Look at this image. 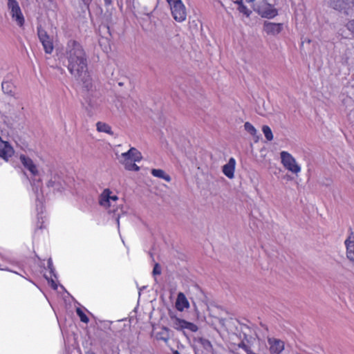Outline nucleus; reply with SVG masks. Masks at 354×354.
Here are the masks:
<instances>
[{
	"label": "nucleus",
	"instance_id": "obj_1",
	"mask_svg": "<svg viewBox=\"0 0 354 354\" xmlns=\"http://www.w3.org/2000/svg\"><path fill=\"white\" fill-rule=\"evenodd\" d=\"M64 57L67 60V68L70 73L82 81L88 88L90 77L87 71V61L85 52L80 44L75 40L68 41Z\"/></svg>",
	"mask_w": 354,
	"mask_h": 354
},
{
	"label": "nucleus",
	"instance_id": "obj_2",
	"mask_svg": "<svg viewBox=\"0 0 354 354\" xmlns=\"http://www.w3.org/2000/svg\"><path fill=\"white\" fill-rule=\"evenodd\" d=\"M19 160L24 167L29 171L31 174L30 183L32 194L35 198L36 211L37 212L38 219H43L42 214L44 213L45 196L41 188V172L38 169L37 165L30 158L24 154H21Z\"/></svg>",
	"mask_w": 354,
	"mask_h": 354
},
{
	"label": "nucleus",
	"instance_id": "obj_3",
	"mask_svg": "<svg viewBox=\"0 0 354 354\" xmlns=\"http://www.w3.org/2000/svg\"><path fill=\"white\" fill-rule=\"evenodd\" d=\"M118 201V196L109 189H104L99 198L100 205L106 209L109 212L115 213L116 212Z\"/></svg>",
	"mask_w": 354,
	"mask_h": 354
},
{
	"label": "nucleus",
	"instance_id": "obj_4",
	"mask_svg": "<svg viewBox=\"0 0 354 354\" xmlns=\"http://www.w3.org/2000/svg\"><path fill=\"white\" fill-rule=\"evenodd\" d=\"M7 9L12 21L19 27H23L25 24V17L19 2L17 0H8Z\"/></svg>",
	"mask_w": 354,
	"mask_h": 354
},
{
	"label": "nucleus",
	"instance_id": "obj_5",
	"mask_svg": "<svg viewBox=\"0 0 354 354\" xmlns=\"http://www.w3.org/2000/svg\"><path fill=\"white\" fill-rule=\"evenodd\" d=\"M169 6L171 15L178 22H183L186 19V8L182 0H166Z\"/></svg>",
	"mask_w": 354,
	"mask_h": 354
},
{
	"label": "nucleus",
	"instance_id": "obj_6",
	"mask_svg": "<svg viewBox=\"0 0 354 354\" xmlns=\"http://www.w3.org/2000/svg\"><path fill=\"white\" fill-rule=\"evenodd\" d=\"M281 162L283 166L294 174L301 171V167L295 158L288 152L283 151L280 153Z\"/></svg>",
	"mask_w": 354,
	"mask_h": 354
},
{
	"label": "nucleus",
	"instance_id": "obj_7",
	"mask_svg": "<svg viewBox=\"0 0 354 354\" xmlns=\"http://www.w3.org/2000/svg\"><path fill=\"white\" fill-rule=\"evenodd\" d=\"M257 11L262 17L267 19H272L278 15L277 10L265 0L259 2L257 5Z\"/></svg>",
	"mask_w": 354,
	"mask_h": 354
},
{
	"label": "nucleus",
	"instance_id": "obj_8",
	"mask_svg": "<svg viewBox=\"0 0 354 354\" xmlns=\"http://www.w3.org/2000/svg\"><path fill=\"white\" fill-rule=\"evenodd\" d=\"M330 5L335 10L348 15L354 8V0H330Z\"/></svg>",
	"mask_w": 354,
	"mask_h": 354
},
{
	"label": "nucleus",
	"instance_id": "obj_9",
	"mask_svg": "<svg viewBox=\"0 0 354 354\" xmlns=\"http://www.w3.org/2000/svg\"><path fill=\"white\" fill-rule=\"evenodd\" d=\"M37 35L46 53L51 54L54 49L52 39L42 28H37Z\"/></svg>",
	"mask_w": 354,
	"mask_h": 354
},
{
	"label": "nucleus",
	"instance_id": "obj_10",
	"mask_svg": "<svg viewBox=\"0 0 354 354\" xmlns=\"http://www.w3.org/2000/svg\"><path fill=\"white\" fill-rule=\"evenodd\" d=\"M142 158L141 153L136 148L131 147L127 152L122 153L118 157L120 163L123 164L125 162H140Z\"/></svg>",
	"mask_w": 354,
	"mask_h": 354
},
{
	"label": "nucleus",
	"instance_id": "obj_11",
	"mask_svg": "<svg viewBox=\"0 0 354 354\" xmlns=\"http://www.w3.org/2000/svg\"><path fill=\"white\" fill-rule=\"evenodd\" d=\"M263 30L268 35L277 36L283 30V24L265 21Z\"/></svg>",
	"mask_w": 354,
	"mask_h": 354
},
{
	"label": "nucleus",
	"instance_id": "obj_12",
	"mask_svg": "<svg viewBox=\"0 0 354 354\" xmlns=\"http://www.w3.org/2000/svg\"><path fill=\"white\" fill-rule=\"evenodd\" d=\"M46 185L48 188L52 189L53 192H62L65 188V182L58 174L51 175L50 178L48 180Z\"/></svg>",
	"mask_w": 354,
	"mask_h": 354
},
{
	"label": "nucleus",
	"instance_id": "obj_13",
	"mask_svg": "<svg viewBox=\"0 0 354 354\" xmlns=\"http://www.w3.org/2000/svg\"><path fill=\"white\" fill-rule=\"evenodd\" d=\"M268 344L270 354H280L284 349V342L281 339L269 337Z\"/></svg>",
	"mask_w": 354,
	"mask_h": 354
},
{
	"label": "nucleus",
	"instance_id": "obj_14",
	"mask_svg": "<svg viewBox=\"0 0 354 354\" xmlns=\"http://www.w3.org/2000/svg\"><path fill=\"white\" fill-rule=\"evenodd\" d=\"M346 248V257L354 263V232L351 231L345 241Z\"/></svg>",
	"mask_w": 354,
	"mask_h": 354
},
{
	"label": "nucleus",
	"instance_id": "obj_15",
	"mask_svg": "<svg viewBox=\"0 0 354 354\" xmlns=\"http://www.w3.org/2000/svg\"><path fill=\"white\" fill-rule=\"evenodd\" d=\"M236 163V160L234 158H230L227 163L222 167L223 173L230 179H232L234 177Z\"/></svg>",
	"mask_w": 354,
	"mask_h": 354
},
{
	"label": "nucleus",
	"instance_id": "obj_16",
	"mask_svg": "<svg viewBox=\"0 0 354 354\" xmlns=\"http://www.w3.org/2000/svg\"><path fill=\"white\" fill-rule=\"evenodd\" d=\"M189 306V302L185 295L182 292L178 293L176 301V308L177 310L179 311H183L185 309L188 308Z\"/></svg>",
	"mask_w": 354,
	"mask_h": 354
},
{
	"label": "nucleus",
	"instance_id": "obj_17",
	"mask_svg": "<svg viewBox=\"0 0 354 354\" xmlns=\"http://www.w3.org/2000/svg\"><path fill=\"white\" fill-rule=\"evenodd\" d=\"M151 174L153 176L158 178L164 179L167 182H170L171 180L169 175L166 174L165 171H163L162 169H153L151 171Z\"/></svg>",
	"mask_w": 354,
	"mask_h": 354
},
{
	"label": "nucleus",
	"instance_id": "obj_18",
	"mask_svg": "<svg viewBox=\"0 0 354 354\" xmlns=\"http://www.w3.org/2000/svg\"><path fill=\"white\" fill-rule=\"evenodd\" d=\"M3 91L10 95H14L15 86L14 84L10 81H3L1 84Z\"/></svg>",
	"mask_w": 354,
	"mask_h": 354
},
{
	"label": "nucleus",
	"instance_id": "obj_19",
	"mask_svg": "<svg viewBox=\"0 0 354 354\" xmlns=\"http://www.w3.org/2000/svg\"><path fill=\"white\" fill-rule=\"evenodd\" d=\"M97 131L99 132H103L109 135H113V133L111 130V127L106 123L97 122L96 124Z\"/></svg>",
	"mask_w": 354,
	"mask_h": 354
},
{
	"label": "nucleus",
	"instance_id": "obj_20",
	"mask_svg": "<svg viewBox=\"0 0 354 354\" xmlns=\"http://www.w3.org/2000/svg\"><path fill=\"white\" fill-rule=\"evenodd\" d=\"M155 336L157 339H161L167 342L169 339L168 330L166 328H162L160 331L156 333Z\"/></svg>",
	"mask_w": 354,
	"mask_h": 354
},
{
	"label": "nucleus",
	"instance_id": "obj_21",
	"mask_svg": "<svg viewBox=\"0 0 354 354\" xmlns=\"http://www.w3.org/2000/svg\"><path fill=\"white\" fill-rule=\"evenodd\" d=\"M244 128H245V130L247 132H248L250 135H252L254 137H256L257 138L256 141H257V140H258V136H257V129H255V127L251 123L246 122L244 124Z\"/></svg>",
	"mask_w": 354,
	"mask_h": 354
},
{
	"label": "nucleus",
	"instance_id": "obj_22",
	"mask_svg": "<svg viewBox=\"0 0 354 354\" xmlns=\"http://www.w3.org/2000/svg\"><path fill=\"white\" fill-rule=\"evenodd\" d=\"M185 320L179 318H174L173 319V327L176 330H183Z\"/></svg>",
	"mask_w": 354,
	"mask_h": 354
},
{
	"label": "nucleus",
	"instance_id": "obj_23",
	"mask_svg": "<svg viewBox=\"0 0 354 354\" xmlns=\"http://www.w3.org/2000/svg\"><path fill=\"white\" fill-rule=\"evenodd\" d=\"M136 162H125L124 163L122 164L125 169L128 171H138L140 170V167L136 164Z\"/></svg>",
	"mask_w": 354,
	"mask_h": 354
},
{
	"label": "nucleus",
	"instance_id": "obj_24",
	"mask_svg": "<svg viewBox=\"0 0 354 354\" xmlns=\"http://www.w3.org/2000/svg\"><path fill=\"white\" fill-rule=\"evenodd\" d=\"M262 131H263L266 138L268 141H271L273 140V134H272V130L268 126L263 125L262 127Z\"/></svg>",
	"mask_w": 354,
	"mask_h": 354
},
{
	"label": "nucleus",
	"instance_id": "obj_25",
	"mask_svg": "<svg viewBox=\"0 0 354 354\" xmlns=\"http://www.w3.org/2000/svg\"><path fill=\"white\" fill-rule=\"evenodd\" d=\"M198 342L205 350H207V351L212 350V345L208 339L201 337L198 339Z\"/></svg>",
	"mask_w": 354,
	"mask_h": 354
},
{
	"label": "nucleus",
	"instance_id": "obj_26",
	"mask_svg": "<svg viewBox=\"0 0 354 354\" xmlns=\"http://www.w3.org/2000/svg\"><path fill=\"white\" fill-rule=\"evenodd\" d=\"M76 313H77V315L79 316L81 322H82L85 324H87L88 322L89 319L82 308H77L76 309Z\"/></svg>",
	"mask_w": 354,
	"mask_h": 354
},
{
	"label": "nucleus",
	"instance_id": "obj_27",
	"mask_svg": "<svg viewBox=\"0 0 354 354\" xmlns=\"http://www.w3.org/2000/svg\"><path fill=\"white\" fill-rule=\"evenodd\" d=\"M184 329H187L192 332H196L198 329V326L194 323L185 321Z\"/></svg>",
	"mask_w": 354,
	"mask_h": 354
},
{
	"label": "nucleus",
	"instance_id": "obj_28",
	"mask_svg": "<svg viewBox=\"0 0 354 354\" xmlns=\"http://www.w3.org/2000/svg\"><path fill=\"white\" fill-rule=\"evenodd\" d=\"M238 10L240 12L245 15L247 17H248L251 13V11L249 10L248 8L243 4H240V6L238 8Z\"/></svg>",
	"mask_w": 354,
	"mask_h": 354
},
{
	"label": "nucleus",
	"instance_id": "obj_29",
	"mask_svg": "<svg viewBox=\"0 0 354 354\" xmlns=\"http://www.w3.org/2000/svg\"><path fill=\"white\" fill-rule=\"evenodd\" d=\"M346 28L354 35V19L350 20L346 25Z\"/></svg>",
	"mask_w": 354,
	"mask_h": 354
},
{
	"label": "nucleus",
	"instance_id": "obj_30",
	"mask_svg": "<svg viewBox=\"0 0 354 354\" xmlns=\"http://www.w3.org/2000/svg\"><path fill=\"white\" fill-rule=\"evenodd\" d=\"M48 268L49 272H50V274H51V276H50V277H53V276L55 277V273H54V272H55V269H54V268H53V262H52L51 259H49L48 260Z\"/></svg>",
	"mask_w": 354,
	"mask_h": 354
},
{
	"label": "nucleus",
	"instance_id": "obj_31",
	"mask_svg": "<svg viewBox=\"0 0 354 354\" xmlns=\"http://www.w3.org/2000/svg\"><path fill=\"white\" fill-rule=\"evenodd\" d=\"M161 273V268L159 266V265L158 263H156L154 267H153V274L154 275H156V274H160Z\"/></svg>",
	"mask_w": 354,
	"mask_h": 354
},
{
	"label": "nucleus",
	"instance_id": "obj_32",
	"mask_svg": "<svg viewBox=\"0 0 354 354\" xmlns=\"http://www.w3.org/2000/svg\"><path fill=\"white\" fill-rule=\"evenodd\" d=\"M239 347L240 348H242L243 349H244L247 354H248V352L250 351H252L251 350L249 349V348L244 344H239Z\"/></svg>",
	"mask_w": 354,
	"mask_h": 354
},
{
	"label": "nucleus",
	"instance_id": "obj_33",
	"mask_svg": "<svg viewBox=\"0 0 354 354\" xmlns=\"http://www.w3.org/2000/svg\"><path fill=\"white\" fill-rule=\"evenodd\" d=\"M106 6H109L112 4L113 0H103Z\"/></svg>",
	"mask_w": 354,
	"mask_h": 354
},
{
	"label": "nucleus",
	"instance_id": "obj_34",
	"mask_svg": "<svg viewBox=\"0 0 354 354\" xmlns=\"http://www.w3.org/2000/svg\"><path fill=\"white\" fill-rule=\"evenodd\" d=\"M236 3L239 4V6H240V4H243L242 3V0H236Z\"/></svg>",
	"mask_w": 354,
	"mask_h": 354
},
{
	"label": "nucleus",
	"instance_id": "obj_35",
	"mask_svg": "<svg viewBox=\"0 0 354 354\" xmlns=\"http://www.w3.org/2000/svg\"><path fill=\"white\" fill-rule=\"evenodd\" d=\"M51 281H52V286H53V288H54L55 289H56V288H57V287L55 286V282H54V281L53 280V279H51Z\"/></svg>",
	"mask_w": 354,
	"mask_h": 354
},
{
	"label": "nucleus",
	"instance_id": "obj_36",
	"mask_svg": "<svg viewBox=\"0 0 354 354\" xmlns=\"http://www.w3.org/2000/svg\"><path fill=\"white\" fill-rule=\"evenodd\" d=\"M119 218H120V216H118L116 218V221H117V223H118V225L119 226Z\"/></svg>",
	"mask_w": 354,
	"mask_h": 354
},
{
	"label": "nucleus",
	"instance_id": "obj_37",
	"mask_svg": "<svg viewBox=\"0 0 354 354\" xmlns=\"http://www.w3.org/2000/svg\"><path fill=\"white\" fill-rule=\"evenodd\" d=\"M174 354H180V353H179L178 351H175L174 352Z\"/></svg>",
	"mask_w": 354,
	"mask_h": 354
},
{
	"label": "nucleus",
	"instance_id": "obj_38",
	"mask_svg": "<svg viewBox=\"0 0 354 354\" xmlns=\"http://www.w3.org/2000/svg\"><path fill=\"white\" fill-rule=\"evenodd\" d=\"M248 2H252L254 0H246Z\"/></svg>",
	"mask_w": 354,
	"mask_h": 354
}]
</instances>
